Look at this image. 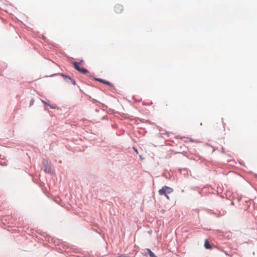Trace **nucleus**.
Here are the masks:
<instances>
[{
    "label": "nucleus",
    "mask_w": 257,
    "mask_h": 257,
    "mask_svg": "<svg viewBox=\"0 0 257 257\" xmlns=\"http://www.w3.org/2000/svg\"><path fill=\"white\" fill-rule=\"evenodd\" d=\"M173 192V189L167 186H163L161 189H159L158 191V193L160 195L165 196L167 199L168 200L170 199V197H169L168 194L172 193Z\"/></svg>",
    "instance_id": "obj_1"
},
{
    "label": "nucleus",
    "mask_w": 257,
    "mask_h": 257,
    "mask_svg": "<svg viewBox=\"0 0 257 257\" xmlns=\"http://www.w3.org/2000/svg\"><path fill=\"white\" fill-rule=\"evenodd\" d=\"M82 62H83L82 60L80 62H73V65L75 69H76L77 71H79L80 72H81L83 74H87V73H88V71L86 69L80 67L81 63Z\"/></svg>",
    "instance_id": "obj_2"
},
{
    "label": "nucleus",
    "mask_w": 257,
    "mask_h": 257,
    "mask_svg": "<svg viewBox=\"0 0 257 257\" xmlns=\"http://www.w3.org/2000/svg\"><path fill=\"white\" fill-rule=\"evenodd\" d=\"M114 12L117 14H120L123 11V6L120 4H116L114 7Z\"/></svg>",
    "instance_id": "obj_3"
},
{
    "label": "nucleus",
    "mask_w": 257,
    "mask_h": 257,
    "mask_svg": "<svg viewBox=\"0 0 257 257\" xmlns=\"http://www.w3.org/2000/svg\"><path fill=\"white\" fill-rule=\"evenodd\" d=\"M60 75L64 78L66 82H69L70 81L74 85L76 84L75 81L69 76L64 74H61Z\"/></svg>",
    "instance_id": "obj_4"
},
{
    "label": "nucleus",
    "mask_w": 257,
    "mask_h": 257,
    "mask_svg": "<svg viewBox=\"0 0 257 257\" xmlns=\"http://www.w3.org/2000/svg\"><path fill=\"white\" fill-rule=\"evenodd\" d=\"M96 80L99 82H102L104 84H107L108 85H111V84L109 82V81H106V80H102L101 79H100V78H97L96 79Z\"/></svg>",
    "instance_id": "obj_5"
},
{
    "label": "nucleus",
    "mask_w": 257,
    "mask_h": 257,
    "mask_svg": "<svg viewBox=\"0 0 257 257\" xmlns=\"http://www.w3.org/2000/svg\"><path fill=\"white\" fill-rule=\"evenodd\" d=\"M204 246L206 249H211L212 248L211 245L207 240L205 241Z\"/></svg>",
    "instance_id": "obj_6"
},
{
    "label": "nucleus",
    "mask_w": 257,
    "mask_h": 257,
    "mask_svg": "<svg viewBox=\"0 0 257 257\" xmlns=\"http://www.w3.org/2000/svg\"><path fill=\"white\" fill-rule=\"evenodd\" d=\"M147 250L150 257H157V256L155 255V254L151 251L150 249L147 248Z\"/></svg>",
    "instance_id": "obj_7"
},
{
    "label": "nucleus",
    "mask_w": 257,
    "mask_h": 257,
    "mask_svg": "<svg viewBox=\"0 0 257 257\" xmlns=\"http://www.w3.org/2000/svg\"><path fill=\"white\" fill-rule=\"evenodd\" d=\"M44 170L46 173H50L51 172V170L50 168H48V169L45 168Z\"/></svg>",
    "instance_id": "obj_8"
},
{
    "label": "nucleus",
    "mask_w": 257,
    "mask_h": 257,
    "mask_svg": "<svg viewBox=\"0 0 257 257\" xmlns=\"http://www.w3.org/2000/svg\"><path fill=\"white\" fill-rule=\"evenodd\" d=\"M33 103H34V100H31V103H30V105H32L33 104Z\"/></svg>",
    "instance_id": "obj_9"
}]
</instances>
